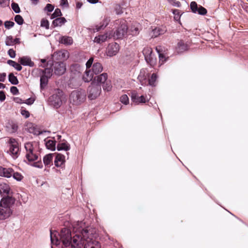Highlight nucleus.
Masks as SVG:
<instances>
[{
	"label": "nucleus",
	"instance_id": "nucleus-1",
	"mask_svg": "<svg viewBox=\"0 0 248 248\" xmlns=\"http://www.w3.org/2000/svg\"><path fill=\"white\" fill-rule=\"evenodd\" d=\"M83 224L82 221H78L73 225V231L76 234L72 237L70 248H83L90 235L92 234L90 230L83 228Z\"/></svg>",
	"mask_w": 248,
	"mask_h": 248
},
{
	"label": "nucleus",
	"instance_id": "nucleus-2",
	"mask_svg": "<svg viewBox=\"0 0 248 248\" xmlns=\"http://www.w3.org/2000/svg\"><path fill=\"white\" fill-rule=\"evenodd\" d=\"M50 232L51 244L57 246L62 242L63 245L62 248H70L72 236L71 232L69 229H62L60 233L56 231L52 232L51 230Z\"/></svg>",
	"mask_w": 248,
	"mask_h": 248
},
{
	"label": "nucleus",
	"instance_id": "nucleus-3",
	"mask_svg": "<svg viewBox=\"0 0 248 248\" xmlns=\"http://www.w3.org/2000/svg\"><path fill=\"white\" fill-rule=\"evenodd\" d=\"M14 202V199L10 197L1 199L0 201V220L6 219L11 216L12 213L11 207Z\"/></svg>",
	"mask_w": 248,
	"mask_h": 248
},
{
	"label": "nucleus",
	"instance_id": "nucleus-4",
	"mask_svg": "<svg viewBox=\"0 0 248 248\" xmlns=\"http://www.w3.org/2000/svg\"><path fill=\"white\" fill-rule=\"evenodd\" d=\"M63 95V92L61 90L55 89L53 94L48 98L49 104L56 108H60L62 104Z\"/></svg>",
	"mask_w": 248,
	"mask_h": 248
},
{
	"label": "nucleus",
	"instance_id": "nucleus-5",
	"mask_svg": "<svg viewBox=\"0 0 248 248\" xmlns=\"http://www.w3.org/2000/svg\"><path fill=\"white\" fill-rule=\"evenodd\" d=\"M86 94L84 90H74L70 94V100L73 104L78 105L86 100Z\"/></svg>",
	"mask_w": 248,
	"mask_h": 248
},
{
	"label": "nucleus",
	"instance_id": "nucleus-6",
	"mask_svg": "<svg viewBox=\"0 0 248 248\" xmlns=\"http://www.w3.org/2000/svg\"><path fill=\"white\" fill-rule=\"evenodd\" d=\"M101 92V87L100 84L92 81L88 87L87 91L88 97L90 100H94L97 98Z\"/></svg>",
	"mask_w": 248,
	"mask_h": 248
},
{
	"label": "nucleus",
	"instance_id": "nucleus-7",
	"mask_svg": "<svg viewBox=\"0 0 248 248\" xmlns=\"http://www.w3.org/2000/svg\"><path fill=\"white\" fill-rule=\"evenodd\" d=\"M25 148L26 150V158L29 162H32L38 159V154L34 151L32 143H26Z\"/></svg>",
	"mask_w": 248,
	"mask_h": 248
},
{
	"label": "nucleus",
	"instance_id": "nucleus-8",
	"mask_svg": "<svg viewBox=\"0 0 248 248\" xmlns=\"http://www.w3.org/2000/svg\"><path fill=\"white\" fill-rule=\"evenodd\" d=\"M93 62V58L91 57L88 60L86 63V70L82 77V79L85 82H89L94 78V74L90 69Z\"/></svg>",
	"mask_w": 248,
	"mask_h": 248
},
{
	"label": "nucleus",
	"instance_id": "nucleus-9",
	"mask_svg": "<svg viewBox=\"0 0 248 248\" xmlns=\"http://www.w3.org/2000/svg\"><path fill=\"white\" fill-rule=\"evenodd\" d=\"M9 150L8 153L12 156L13 158L16 159L19 155V144L17 141L13 138H11L9 141Z\"/></svg>",
	"mask_w": 248,
	"mask_h": 248
},
{
	"label": "nucleus",
	"instance_id": "nucleus-10",
	"mask_svg": "<svg viewBox=\"0 0 248 248\" xmlns=\"http://www.w3.org/2000/svg\"><path fill=\"white\" fill-rule=\"evenodd\" d=\"M128 27L125 22H120L118 27L114 33V36L117 39H122L127 34Z\"/></svg>",
	"mask_w": 248,
	"mask_h": 248
},
{
	"label": "nucleus",
	"instance_id": "nucleus-11",
	"mask_svg": "<svg viewBox=\"0 0 248 248\" xmlns=\"http://www.w3.org/2000/svg\"><path fill=\"white\" fill-rule=\"evenodd\" d=\"M53 69L54 74L58 76L63 75L66 71L65 64L62 62H55L53 64Z\"/></svg>",
	"mask_w": 248,
	"mask_h": 248
},
{
	"label": "nucleus",
	"instance_id": "nucleus-12",
	"mask_svg": "<svg viewBox=\"0 0 248 248\" xmlns=\"http://www.w3.org/2000/svg\"><path fill=\"white\" fill-rule=\"evenodd\" d=\"M120 49L119 45L116 43L109 44L107 48L106 54L108 56L112 57L117 54Z\"/></svg>",
	"mask_w": 248,
	"mask_h": 248
},
{
	"label": "nucleus",
	"instance_id": "nucleus-13",
	"mask_svg": "<svg viewBox=\"0 0 248 248\" xmlns=\"http://www.w3.org/2000/svg\"><path fill=\"white\" fill-rule=\"evenodd\" d=\"M149 76V73L146 69H142L138 76V79L142 85L147 84V79Z\"/></svg>",
	"mask_w": 248,
	"mask_h": 248
},
{
	"label": "nucleus",
	"instance_id": "nucleus-14",
	"mask_svg": "<svg viewBox=\"0 0 248 248\" xmlns=\"http://www.w3.org/2000/svg\"><path fill=\"white\" fill-rule=\"evenodd\" d=\"M84 248H101V245L99 242L93 239L91 234L85 244Z\"/></svg>",
	"mask_w": 248,
	"mask_h": 248
},
{
	"label": "nucleus",
	"instance_id": "nucleus-15",
	"mask_svg": "<svg viewBox=\"0 0 248 248\" xmlns=\"http://www.w3.org/2000/svg\"><path fill=\"white\" fill-rule=\"evenodd\" d=\"M53 57L57 60H66L69 57V53L66 50H61L54 52Z\"/></svg>",
	"mask_w": 248,
	"mask_h": 248
},
{
	"label": "nucleus",
	"instance_id": "nucleus-16",
	"mask_svg": "<svg viewBox=\"0 0 248 248\" xmlns=\"http://www.w3.org/2000/svg\"><path fill=\"white\" fill-rule=\"evenodd\" d=\"M13 169L10 168H3L0 166V176L10 178L12 176Z\"/></svg>",
	"mask_w": 248,
	"mask_h": 248
},
{
	"label": "nucleus",
	"instance_id": "nucleus-17",
	"mask_svg": "<svg viewBox=\"0 0 248 248\" xmlns=\"http://www.w3.org/2000/svg\"><path fill=\"white\" fill-rule=\"evenodd\" d=\"M18 62L24 66L33 67L34 65V62H32L31 58L28 56H23L19 58Z\"/></svg>",
	"mask_w": 248,
	"mask_h": 248
},
{
	"label": "nucleus",
	"instance_id": "nucleus-18",
	"mask_svg": "<svg viewBox=\"0 0 248 248\" xmlns=\"http://www.w3.org/2000/svg\"><path fill=\"white\" fill-rule=\"evenodd\" d=\"M108 79V74L104 73L100 75L95 77L93 79V82L100 85L106 82Z\"/></svg>",
	"mask_w": 248,
	"mask_h": 248
},
{
	"label": "nucleus",
	"instance_id": "nucleus-19",
	"mask_svg": "<svg viewBox=\"0 0 248 248\" xmlns=\"http://www.w3.org/2000/svg\"><path fill=\"white\" fill-rule=\"evenodd\" d=\"M91 66V70L94 75H98L103 70V66L102 64L98 62L93 63Z\"/></svg>",
	"mask_w": 248,
	"mask_h": 248
},
{
	"label": "nucleus",
	"instance_id": "nucleus-20",
	"mask_svg": "<svg viewBox=\"0 0 248 248\" xmlns=\"http://www.w3.org/2000/svg\"><path fill=\"white\" fill-rule=\"evenodd\" d=\"M110 21L109 17L105 16L102 22L100 23V25H97L95 30L96 31H99L102 29H104Z\"/></svg>",
	"mask_w": 248,
	"mask_h": 248
},
{
	"label": "nucleus",
	"instance_id": "nucleus-21",
	"mask_svg": "<svg viewBox=\"0 0 248 248\" xmlns=\"http://www.w3.org/2000/svg\"><path fill=\"white\" fill-rule=\"evenodd\" d=\"M65 162V156L64 155L60 154H57L56 155L55 160V165L57 167H61Z\"/></svg>",
	"mask_w": 248,
	"mask_h": 248
},
{
	"label": "nucleus",
	"instance_id": "nucleus-22",
	"mask_svg": "<svg viewBox=\"0 0 248 248\" xmlns=\"http://www.w3.org/2000/svg\"><path fill=\"white\" fill-rule=\"evenodd\" d=\"M52 71H53L52 69H51L50 68H45L44 70H42V69L39 70V74H40V75L41 76L44 77L45 78H46L48 79L52 76Z\"/></svg>",
	"mask_w": 248,
	"mask_h": 248
},
{
	"label": "nucleus",
	"instance_id": "nucleus-23",
	"mask_svg": "<svg viewBox=\"0 0 248 248\" xmlns=\"http://www.w3.org/2000/svg\"><path fill=\"white\" fill-rule=\"evenodd\" d=\"M10 186H9L5 183H0V194H5L8 195L9 194V191H10Z\"/></svg>",
	"mask_w": 248,
	"mask_h": 248
},
{
	"label": "nucleus",
	"instance_id": "nucleus-24",
	"mask_svg": "<svg viewBox=\"0 0 248 248\" xmlns=\"http://www.w3.org/2000/svg\"><path fill=\"white\" fill-rule=\"evenodd\" d=\"M143 54L144 56L145 59L147 62L148 60L152 58V50L151 47H144L142 50Z\"/></svg>",
	"mask_w": 248,
	"mask_h": 248
},
{
	"label": "nucleus",
	"instance_id": "nucleus-25",
	"mask_svg": "<svg viewBox=\"0 0 248 248\" xmlns=\"http://www.w3.org/2000/svg\"><path fill=\"white\" fill-rule=\"evenodd\" d=\"M66 22V19L63 17H60L55 18L52 22V25L54 27L62 26Z\"/></svg>",
	"mask_w": 248,
	"mask_h": 248
},
{
	"label": "nucleus",
	"instance_id": "nucleus-26",
	"mask_svg": "<svg viewBox=\"0 0 248 248\" xmlns=\"http://www.w3.org/2000/svg\"><path fill=\"white\" fill-rule=\"evenodd\" d=\"M140 30V25H133L130 27L129 32L132 35L136 36L139 34Z\"/></svg>",
	"mask_w": 248,
	"mask_h": 248
},
{
	"label": "nucleus",
	"instance_id": "nucleus-27",
	"mask_svg": "<svg viewBox=\"0 0 248 248\" xmlns=\"http://www.w3.org/2000/svg\"><path fill=\"white\" fill-rule=\"evenodd\" d=\"M57 148L58 151L64 150L67 151L70 150V146L67 142H60L58 144Z\"/></svg>",
	"mask_w": 248,
	"mask_h": 248
},
{
	"label": "nucleus",
	"instance_id": "nucleus-28",
	"mask_svg": "<svg viewBox=\"0 0 248 248\" xmlns=\"http://www.w3.org/2000/svg\"><path fill=\"white\" fill-rule=\"evenodd\" d=\"M46 146L47 149L52 151L55 150L56 149V141L54 140H46Z\"/></svg>",
	"mask_w": 248,
	"mask_h": 248
},
{
	"label": "nucleus",
	"instance_id": "nucleus-29",
	"mask_svg": "<svg viewBox=\"0 0 248 248\" xmlns=\"http://www.w3.org/2000/svg\"><path fill=\"white\" fill-rule=\"evenodd\" d=\"M188 49V46L186 44H185L182 41H180L178 43L177 51L178 53H182L186 50Z\"/></svg>",
	"mask_w": 248,
	"mask_h": 248
},
{
	"label": "nucleus",
	"instance_id": "nucleus-30",
	"mask_svg": "<svg viewBox=\"0 0 248 248\" xmlns=\"http://www.w3.org/2000/svg\"><path fill=\"white\" fill-rule=\"evenodd\" d=\"M108 37H109V36H108V33H107L96 36L94 38V41L98 44H100L106 41Z\"/></svg>",
	"mask_w": 248,
	"mask_h": 248
},
{
	"label": "nucleus",
	"instance_id": "nucleus-31",
	"mask_svg": "<svg viewBox=\"0 0 248 248\" xmlns=\"http://www.w3.org/2000/svg\"><path fill=\"white\" fill-rule=\"evenodd\" d=\"M190 9L193 13L197 12L199 15H202V7H198L197 4L195 1H193L191 2Z\"/></svg>",
	"mask_w": 248,
	"mask_h": 248
},
{
	"label": "nucleus",
	"instance_id": "nucleus-32",
	"mask_svg": "<svg viewBox=\"0 0 248 248\" xmlns=\"http://www.w3.org/2000/svg\"><path fill=\"white\" fill-rule=\"evenodd\" d=\"M166 30L164 29H162L160 27L155 28L152 31V37H157L161 34H163L165 33Z\"/></svg>",
	"mask_w": 248,
	"mask_h": 248
},
{
	"label": "nucleus",
	"instance_id": "nucleus-33",
	"mask_svg": "<svg viewBox=\"0 0 248 248\" xmlns=\"http://www.w3.org/2000/svg\"><path fill=\"white\" fill-rule=\"evenodd\" d=\"M161 46H158L156 47V50L159 56V62L161 63V64H162L166 61L168 57L166 58L165 55L163 53H161Z\"/></svg>",
	"mask_w": 248,
	"mask_h": 248
},
{
	"label": "nucleus",
	"instance_id": "nucleus-34",
	"mask_svg": "<svg viewBox=\"0 0 248 248\" xmlns=\"http://www.w3.org/2000/svg\"><path fill=\"white\" fill-rule=\"evenodd\" d=\"M157 79V75L156 74L153 73L150 78H148L147 79V84L152 86H155V81Z\"/></svg>",
	"mask_w": 248,
	"mask_h": 248
},
{
	"label": "nucleus",
	"instance_id": "nucleus-35",
	"mask_svg": "<svg viewBox=\"0 0 248 248\" xmlns=\"http://www.w3.org/2000/svg\"><path fill=\"white\" fill-rule=\"evenodd\" d=\"M60 42L66 45H70L73 43V39L71 37L63 36L61 37Z\"/></svg>",
	"mask_w": 248,
	"mask_h": 248
},
{
	"label": "nucleus",
	"instance_id": "nucleus-36",
	"mask_svg": "<svg viewBox=\"0 0 248 248\" xmlns=\"http://www.w3.org/2000/svg\"><path fill=\"white\" fill-rule=\"evenodd\" d=\"M7 63L10 66L14 67L18 71H20L22 70V67L21 65L13 60H8L7 61Z\"/></svg>",
	"mask_w": 248,
	"mask_h": 248
},
{
	"label": "nucleus",
	"instance_id": "nucleus-37",
	"mask_svg": "<svg viewBox=\"0 0 248 248\" xmlns=\"http://www.w3.org/2000/svg\"><path fill=\"white\" fill-rule=\"evenodd\" d=\"M53 159L52 154H48L46 155L43 158V162L46 166L50 165L52 163Z\"/></svg>",
	"mask_w": 248,
	"mask_h": 248
},
{
	"label": "nucleus",
	"instance_id": "nucleus-38",
	"mask_svg": "<svg viewBox=\"0 0 248 248\" xmlns=\"http://www.w3.org/2000/svg\"><path fill=\"white\" fill-rule=\"evenodd\" d=\"M9 81L13 85H17L18 83V80L16 77L15 76L14 74L11 73L8 75Z\"/></svg>",
	"mask_w": 248,
	"mask_h": 248
},
{
	"label": "nucleus",
	"instance_id": "nucleus-39",
	"mask_svg": "<svg viewBox=\"0 0 248 248\" xmlns=\"http://www.w3.org/2000/svg\"><path fill=\"white\" fill-rule=\"evenodd\" d=\"M48 78L41 76L40 77V89L43 90L47 85Z\"/></svg>",
	"mask_w": 248,
	"mask_h": 248
},
{
	"label": "nucleus",
	"instance_id": "nucleus-40",
	"mask_svg": "<svg viewBox=\"0 0 248 248\" xmlns=\"http://www.w3.org/2000/svg\"><path fill=\"white\" fill-rule=\"evenodd\" d=\"M103 89L104 91L108 92L110 91L111 89V85L109 80H107L106 82L103 83L102 84Z\"/></svg>",
	"mask_w": 248,
	"mask_h": 248
},
{
	"label": "nucleus",
	"instance_id": "nucleus-41",
	"mask_svg": "<svg viewBox=\"0 0 248 248\" xmlns=\"http://www.w3.org/2000/svg\"><path fill=\"white\" fill-rule=\"evenodd\" d=\"M62 15L61 11L60 9L57 8L51 16V19H54L60 17Z\"/></svg>",
	"mask_w": 248,
	"mask_h": 248
},
{
	"label": "nucleus",
	"instance_id": "nucleus-42",
	"mask_svg": "<svg viewBox=\"0 0 248 248\" xmlns=\"http://www.w3.org/2000/svg\"><path fill=\"white\" fill-rule=\"evenodd\" d=\"M12 173V177L18 181H20L23 178V176L20 173L15 172L14 170Z\"/></svg>",
	"mask_w": 248,
	"mask_h": 248
},
{
	"label": "nucleus",
	"instance_id": "nucleus-43",
	"mask_svg": "<svg viewBox=\"0 0 248 248\" xmlns=\"http://www.w3.org/2000/svg\"><path fill=\"white\" fill-rule=\"evenodd\" d=\"M11 7L13 10L17 14H18L20 12V9L19 7V5L17 3L13 2L11 4Z\"/></svg>",
	"mask_w": 248,
	"mask_h": 248
},
{
	"label": "nucleus",
	"instance_id": "nucleus-44",
	"mask_svg": "<svg viewBox=\"0 0 248 248\" xmlns=\"http://www.w3.org/2000/svg\"><path fill=\"white\" fill-rule=\"evenodd\" d=\"M15 21L17 24L19 25H22L24 23L23 18L20 15H16L15 16Z\"/></svg>",
	"mask_w": 248,
	"mask_h": 248
},
{
	"label": "nucleus",
	"instance_id": "nucleus-45",
	"mask_svg": "<svg viewBox=\"0 0 248 248\" xmlns=\"http://www.w3.org/2000/svg\"><path fill=\"white\" fill-rule=\"evenodd\" d=\"M5 45L7 46L14 45L13 38L12 36H8L6 37L5 40Z\"/></svg>",
	"mask_w": 248,
	"mask_h": 248
},
{
	"label": "nucleus",
	"instance_id": "nucleus-46",
	"mask_svg": "<svg viewBox=\"0 0 248 248\" xmlns=\"http://www.w3.org/2000/svg\"><path fill=\"white\" fill-rule=\"evenodd\" d=\"M49 22H48V21L47 20L45 19H43L41 20V26L42 27H44L46 29H49Z\"/></svg>",
	"mask_w": 248,
	"mask_h": 248
},
{
	"label": "nucleus",
	"instance_id": "nucleus-47",
	"mask_svg": "<svg viewBox=\"0 0 248 248\" xmlns=\"http://www.w3.org/2000/svg\"><path fill=\"white\" fill-rule=\"evenodd\" d=\"M120 101L124 104L126 105L129 102V98L126 94H124L120 97Z\"/></svg>",
	"mask_w": 248,
	"mask_h": 248
},
{
	"label": "nucleus",
	"instance_id": "nucleus-48",
	"mask_svg": "<svg viewBox=\"0 0 248 248\" xmlns=\"http://www.w3.org/2000/svg\"><path fill=\"white\" fill-rule=\"evenodd\" d=\"M14 25V22L11 21H6L4 23V26L7 29H10L11 28L13 27Z\"/></svg>",
	"mask_w": 248,
	"mask_h": 248
},
{
	"label": "nucleus",
	"instance_id": "nucleus-49",
	"mask_svg": "<svg viewBox=\"0 0 248 248\" xmlns=\"http://www.w3.org/2000/svg\"><path fill=\"white\" fill-rule=\"evenodd\" d=\"M168 2H169L170 4L173 5V6L179 7L181 6V3L178 1H176L175 0H167Z\"/></svg>",
	"mask_w": 248,
	"mask_h": 248
},
{
	"label": "nucleus",
	"instance_id": "nucleus-50",
	"mask_svg": "<svg viewBox=\"0 0 248 248\" xmlns=\"http://www.w3.org/2000/svg\"><path fill=\"white\" fill-rule=\"evenodd\" d=\"M139 97L136 93H132L131 95V99L133 102L136 103H139Z\"/></svg>",
	"mask_w": 248,
	"mask_h": 248
},
{
	"label": "nucleus",
	"instance_id": "nucleus-51",
	"mask_svg": "<svg viewBox=\"0 0 248 248\" xmlns=\"http://www.w3.org/2000/svg\"><path fill=\"white\" fill-rule=\"evenodd\" d=\"M54 9V6L51 4H47L45 8V10L49 12H52Z\"/></svg>",
	"mask_w": 248,
	"mask_h": 248
},
{
	"label": "nucleus",
	"instance_id": "nucleus-52",
	"mask_svg": "<svg viewBox=\"0 0 248 248\" xmlns=\"http://www.w3.org/2000/svg\"><path fill=\"white\" fill-rule=\"evenodd\" d=\"M11 93L14 95H17L19 93L18 89L16 86H12L10 88Z\"/></svg>",
	"mask_w": 248,
	"mask_h": 248
},
{
	"label": "nucleus",
	"instance_id": "nucleus-53",
	"mask_svg": "<svg viewBox=\"0 0 248 248\" xmlns=\"http://www.w3.org/2000/svg\"><path fill=\"white\" fill-rule=\"evenodd\" d=\"M8 53L11 58H14L16 57V52L13 49H10L8 51Z\"/></svg>",
	"mask_w": 248,
	"mask_h": 248
},
{
	"label": "nucleus",
	"instance_id": "nucleus-54",
	"mask_svg": "<svg viewBox=\"0 0 248 248\" xmlns=\"http://www.w3.org/2000/svg\"><path fill=\"white\" fill-rule=\"evenodd\" d=\"M60 5L63 7L67 8L68 7V3L67 0H61Z\"/></svg>",
	"mask_w": 248,
	"mask_h": 248
},
{
	"label": "nucleus",
	"instance_id": "nucleus-55",
	"mask_svg": "<svg viewBox=\"0 0 248 248\" xmlns=\"http://www.w3.org/2000/svg\"><path fill=\"white\" fill-rule=\"evenodd\" d=\"M32 166L38 168H42L43 167V164L41 161H37L36 162H34Z\"/></svg>",
	"mask_w": 248,
	"mask_h": 248
},
{
	"label": "nucleus",
	"instance_id": "nucleus-56",
	"mask_svg": "<svg viewBox=\"0 0 248 248\" xmlns=\"http://www.w3.org/2000/svg\"><path fill=\"white\" fill-rule=\"evenodd\" d=\"M139 103H145L148 100L144 96L141 95L139 97Z\"/></svg>",
	"mask_w": 248,
	"mask_h": 248
},
{
	"label": "nucleus",
	"instance_id": "nucleus-57",
	"mask_svg": "<svg viewBox=\"0 0 248 248\" xmlns=\"http://www.w3.org/2000/svg\"><path fill=\"white\" fill-rule=\"evenodd\" d=\"M21 114L22 116H24L26 118H28L30 116V113L26 110H22Z\"/></svg>",
	"mask_w": 248,
	"mask_h": 248
},
{
	"label": "nucleus",
	"instance_id": "nucleus-58",
	"mask_svg": "<svg viewBox=\"0 0 248 248\" xmlns=\"http://www.w3.org/2000/svg\"><path fill=\"white\" fill-rule=\"evenodd\" d=\"M6 96L3 91H0V101L2 102L5 100Z\"/></svg>",
	"mask_w": 248,
	"mask_h": 248
},
{
	"label": "nucleus",
	"instance_id": "nucleus-59",
	"mask_svg": "<svg viewBox=\"0 0 248 248\" xmlns=\"http://www.w3.org/2000/svg\"><path fill=\"white\" fill-rule=\"evenodd\" d=\"M34 101V100L33 99L30 98L26 99L24 103L27 105H31L33 103Z\"/></svg>",
	"mask_w": 248,
	"mask_h": 248
},
{
	"label": "nucleus",
	"instance_id": "nucleus-60",
	"mask_svg": "<svg viewBox=\"0 0 248 248\" xmlns=\"http://www.w3.org/2000/svg\"><path fill=\"white\" fill-rule=\"evenodd\" d=\"M6 75V73H3L0 75V81L4 82Z\"/></svg>",
	"mask_w": 248,
	"mask_h": 248
},
{
	"label": "nucleus",
	"instance_id": "nucleus-61",
	"mask_svg": "<svg viewBox=\"0 0 248 248\" xmlns=\"http://www.w3.org/2000/svg\"><path fill=\"white\" fill-rule=\"evenodd\" d=\"M87 0L88 2L92 3V4H96L99 1V0Z\"/></svg>",
	"mask_w": 248,
	"mask_h": 248
},
{
	"label": "nucleus",
	"instance_id": "nucleus-62",
	"mask_svg": "<svg viewBox=\"0 0 248 248\" xmlns=\"http://www.w3.org/2000/svg\"><path fill=\"white\" fill-rule=\"evenodd\" d=\"M173 14L174 15V16H177L180 14V13L179 10L174 9L173 10Z\"/></svg>",
	"mask_w": 248,
	"mask_h": 248
},
{
	"label": "nucleus",
	"instance_id": "nucleus-63",
	"mask_svg": "<svg viewBox=\"0 0 248 248\" xmlns=\"http://www.w3.org/2000/svg\"><path fill=\"white\" fill-rule=\"evenodd\" d=\"M14 45L16 44H19L20 43V39L18 38H16L15 39H13Z\"/></svg>",
	"mask_w": 248,
	"mask_h": 248
},
{
	"label": "nucleus",
	"instance_id": "nucleus-64",
	"mask_svg": "<svg viewBox=\"0 0 248 248\" xmlns=\"http://www.w3.org/2000/svg\"><path fill=\"white\" fill-rule=\"evenodd\" d=\"M207 13V10L202 7V16L205 15Z\"/></svg>",
	"mask_w": 248,
	"mask_h": 248
}]
</instances>
